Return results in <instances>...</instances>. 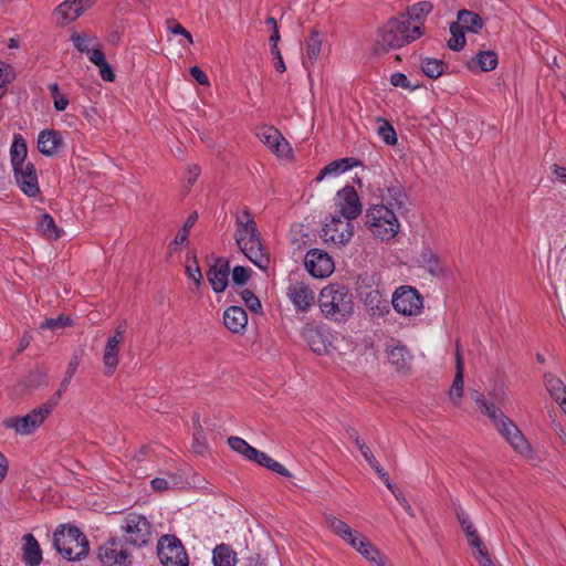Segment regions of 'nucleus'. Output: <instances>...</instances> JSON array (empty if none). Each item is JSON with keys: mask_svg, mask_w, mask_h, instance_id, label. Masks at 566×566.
<instances>
[{"mask_svg": "<svg viewBox=\"0 0 566 566\" xmlns=\"http://www.w3.org/2000/svg\"><path fill=\"white\" fill-rule=\"evenodd\" d=\"M256 226L250 210L244 208L240 213L235 216V227Z\"/></svg>", "mask_w": 566, "mask_h": 566, "instance_id": "obj_58", "label": "nucleus"}, {"mask_svg": "<svg viewBox=\"0 0 566 566\" xmlns=\"http://www.w3.org/2000/svg\"><path fill=\"white\" fill-rule=\"evenodd\" d=\"M118 537H111L98 547L97 556L103 566H130L132 553Z\"/></svg>", "mask_w": 566, "mask_h": 566, "instance_id": "obj_10", "label": "nucleus"}, {"mask_svg": "<svg viewBox=\"0 0 566 566\" xmlns=\"http://www.w3.org/2000/svg\"><path fill=\"white\" fill-rule=\"evenodd\" d=\"M552 172L555 177V180L566 184V167H562L555 164L552 166Z\"/></svg>", "mask_w": 566, "mask_h": 566, "instance_id": "obj_64", "label": "nucleus"}, {"mask_svg": "<svg viewBox=\"0 0 566 566\" xmlns=\"http://www.w3.org/2000/svg\"><path fill=\"white\" fill-rule=\"evenodd\" d=\"M61 144L62 137L60 133L54 129H45L39 134L38 148L39 151L45 156L55 155Z\"/></svg>", "mask_w": 566, "mask_h": 566, "instance_id": "obj_24", "label": "nucleus"}, {"mask_svg": "<svg viewBox=\"0 0 566 566\" xmlns=\"http://www.w3.org/2000/svg\"><path fill=\"white\" fill-rule=\"evenodd\" d=\"M198 220V213L197 212H192L186 220L184 227H182V230L180 232H178V234L175 237L174 239V244H182L187 241L188 239V233H189V230L193 227V224L197 222Z\"/></svg>", "mask_w": 566, "mask_h": 566, "instance_id": "obj_50", "label": "nucleus"}, {"mask_svg": "<svg viewBox=\"0 0 566 566\" xmlns=\"http://www.w3.org/2000/svg\"><path fill=\"white\" fill-rule=\"evenodd\" d=\"M86 54H87L90 61L93 64H95L96 66H98V65L103 64L104 62H106L105 54L101 50L99 45L98 46H94Z\"/></svg>", "mask_w": 566, "mask_h": 566, "instance_id": "obj_59", "label": "nucleus"}, {"mask_svg": "<svg viewBox=\"0 0 566 566\" xmlns=\"http://www.w3.org/2000/svg\"><path fill=\"white\" fill-rule=\"evenodd\" d=\"M240 296L243 300L245 306L253 313L262 312V304L259 297L248 289H244L240 292Z\"/></svg>", "mask_w": 566, "mask_h": 566, "instance_id": "obj_46", "label": "nucleus"}, {"mask_svg": "<svg viewBox=\"0 0 566 566\" xmlns=\"http://www.w3.org/2000/svg\"><path fill=\"white\" fill-rule=\"evenodd\" d=\"M99 70L101 77L106 82H113L115 80V74L113 72L112 66L108 62H104L103 64L97 66Z\"/></svg>", "mask_w": 566, "mask_h": 566, "instance_id": "obj_62", "label": "nucleus"}, {"mask_svg": "<svg viewBox=\"0 0 566 566\" xmlns=\"http://www.w3.org/2000/svg\"><path fill=\"white\" fill-rule=\"evenodd\" d=\"M418 263L428 271L432 276H441L446 272V268L439 256L430 249H423L419 255Z\"/></svg>", "mask_w": 566, "mask_h": 566, "instance_id": "obj_29", "label": "nucleus"}, {"mask_svg": "<svg viewBox=\"0 0 566 566\" xmlns=\"http://www.w3.org/2000/svg\"><path fill=\"white\" fill-rule=\"evenodd\" d=\"M446 63L439 59L424 57L421 61L422 72L430 78H438L444 73Z\"/></svg>", "mask_w": 566, "mask_h": 566, "instance_id": "obj_38", "label": "nucleus"}, {"mask_svg": "<svg viewBox=\"0 0 566 566\" xmlns=\"http://www.w3.org/2000/svg\"><path fill=\"white\" fill-rule=\"evenodd\" d=\"M70 324H71L70 316H66V315L62 314V315H60L56 318H45L41 323L40 328L41 329L56 331V329L63 328L65 326H69Z\"/></svg>", "mask_w": 566, "mask_h": 566, "instance_id": "obj_47", "label": "nucleus"}, {"mask_svg": "<svg viewBox=\"0 0 566 566\" xmlns=\"http://www.w3.org/2000/svg\"><path fill=\"white\" fill-rule=\"evenodd\" d=\"M463 370L464 363L460 354L459 346H457L455 353V375L452 386L449 391V397L454 405H459L461 397L463 396Z\"/></svg>", "mask_w": 566, "mask_h": 566, "instance_id": "obj_27", "label": "nucleus"}, {"mask_svg": "<svg viewBox=\"0 0 566 566\" xmlns=\"http://www.w3.org/2000/svg\"><path fill=\"white\" fill-rule=\"evenodd\" d=\"M192 450L197 454H205L208 451L206 434L201 428L193 432Z\"/></svg>", "mask_w": 566, "mask_h": 566, "instance_id": "obj_51", "label": "nucleus"}, {"mask_svg": "<svg viewBox=\"0 0 566 566\" xmlns=\"http://www.w3.org/2000/svg\"><path fill=\"white\" fill-rule=\"evenodd\" d=\"M389 363L397 371H406L410 367L412 356L405 345L398 344L387 350Z\"/></svg>", "mask_w": 566, "mask_h": 566, "instance_id": "obj_28", "label": "nucleus"}, {"mask_svg": "<svg viewBox=\"0 0 566 566\" xmlns=\"http://www.w3.org/2000/svg\"><path fill=\"white\" fill-rule=\"evenodd\" d=\"M95 0H65L54 10L56 23L66 25L75 21L85 10L90 9Z\"/></svg>", "mask_w": 566, "mask_h": 566, "instance_id": "obj_15", "label": "nucleus"}, {"mask_svg": "<svg viewBox=\"0 0 566 566\" xmlns=\"http://www.w3.org/2000/svg\"><path fill=\"white\" fill-rule=\"evenodd\" d=\"M224 326L232 333H241L248 324V314L241 306H230L223 313Z\"/></svg>", "mask_w": 566, "mask_h": 566, "instance_id": "obj_23", "label": "nucleus"}, {"mask_svg": "<svg viewBox=\"0 0 566 566\" xmlns=\"http://www.w3.org/2000/svg\"><path fill=\"white\" fill-rule=\"evenodd\" d=\"M318 306L326 319L344 323L354 313L353 294L342 284H328L319 292Z\"/></svg>", "mask_w": 566, "mask_h": 566, "instance_id": "obj_2", "label": "nucleus"}, {"mask_svg": "<svg viewBox=\"0 0 566 566\" xmlns=\"http://www.w3.org/2000/svg\"><path fill=\"white\" fill-rule=\"evenodd\" d=\"M451 38L448 41V48L452 51H461L465 45L464 30L459 24L452 22L450 24Z\"/></svg>", "mask_w": 566, "mask_h": 566, "instance_id": "obj_44", "label": "nucleus"}, {"mask_svg": "<svg viewBox=\"0 0 566 566\" xmlns=\"http://www.w3.org/2000/svg\"><path fill=\"white\" fill-rule=\"evenodd\" d=\"M118 355L119 343L115 339H107L103 354L105 376H112L115 373L119 361Z\"/></svg>", "mask_w": 566, "mask_h": 566, "instance_id": "obj_31", "label": "nucleus"}, {"mask_svg": "<svg viewBox=\"0 0 566 566\" xmlns=\"http://www.w3.org/2000/svg\"><path fill=\"white\" fill-rule=\"evenodd\" d=\"M358 552L373 564L376 558L381 554L380 551L367 538L361 537L359 541Z\"/></svg>", "mask_w": 566, "mask_h": 566, "instance_id": "obj_45", "label": "nucleus"}, {"mask_svg": "<svg viewBox=\"0 0 566 566\" xmlns=\"http://www.w3.org/2000/svg\"><path fill=\"white\" fill-rule=\"evenodd\" d=\"M78 367V360L76 357L72 358V360L69 363L67 369L65 371V376L61 381L60 389L62 390V394L69 387L72 377L74 376L76 369Z\"/></svg>", "mask_w": 566, "mask_h": 566, "instance_id": "obj_55", "label": "nucleus"}, {"mask_svg": "<svg viewBox=\"0 0 566 566\" xmlns=\"http://www.w3.org/2000/svg\"><path fill=\"white\" fill-rule=\"evenodd\" d=\"M390 83H391V85H394L396 87H401V88L409 90V91H412L416 88V85H412L410 83V81L408 80V77L403 73H400V72H396V73L391 74Z\"/></svg>", "mask_w": 566, "mask_h": 566, "instance_id": "obj_56", "label": "nucleus"}, {"mask_svg": "<svg viewBox=\"0 0 566 566\" xmlns=\"http://www.w3.org/2000/svg\"><path fill=\"white\" fill-rule=\"evenodd\" d=\"M157 555L164 566H188V554L181 541L170 534L163 535L157 544Z\"/></svg>", "mask_w": 566, "mask_h": 566, "instance_id": "obj_9", "label": "nucleus"}, {"mask_svg": "<svg viewBox=\"0 0 566 566\" xmlns=\"http://www.w3.org/2000/svg\"><path fill=\"white\" fill-rule=\"evenodd\" d=\"M234 239L242 253L259 269L266 270L270 254L262 243L258 226L237 227Z\"/></svg>", "mask_w": 566, "mask_h": 566, "instance_id": "obj_6", "label": "nucleus"}, {"mask_svg": "<svg viewBox=\"0 0 566 566\" xmlns=\"http://www.w3.org/2000/svg\"><path fill=\"white\" fill-rule=\"evenodd\" d=\"M190 74L200 85H209L208 76L199 66H192Z\"/></svg>", "mask_w": 566, "mask_h": 566, "instance_id": "obj_63", "label": "nucleus"}, {"mask_svg": "<svg viewBox=\"0 0 566 566\" xmlns=\"http://www.w3.org/2000/svg\"><path fill=\"white\" fill-rule=\"evenodd\" d=\"M455 23L459 24L462 30L472 33L480 32L484 25L482 18L478 13L465 9L458 12V21Z\"/></svg>", "mask_w": 566, "mask_h": 566, "instance_id": "obj_32", "label": "nucleus"}, {"mask_svg": "<svg viewBox=\"0 0 566 566\" xmlns=\"http://www.w3.org/2000/svg\"><path fill=\"white\" fill-rule=\"evenodd\" d=\"M61 397L62 390H57L45 403L33 409L28 415L4 419L3 426L9 429H14L19 434H30L44 421L45 417L52 412Z\"/></svg>", "mask_w": 566, "mask_h": 566, "instance_id": "obj_8", "label": "nucleus"}, {"mask_svg": "<svg viewBox=\"0 0 566 566\" xmlns=\"http://www.w3.org/2000/svg\"><path fill=\"white\" fill-rule=\"evenodd\" d=\"M256 136L279 157H287L291 153L290 144L280 133V130L273 126H263L259 128Z\"/></svg>", "mask_w": 566, "mask_h": 566, "instance_id": "obj_17", "label": "nucleus"}, {"mask_svg": "<svg viewBox=\"0 0 566 566\" xmlns=\"http://www.w3.org/2000/svg\"><path fill=\"white\" fill-rule=\"evenodd\" d=\"M391 303L396 312L406 316H417L423 308L422 296L409 285L398 287L392 294Z\"/></svg>", "mask_w": 566, "mask_h": 566, "instance_id": "obj_12", "label": "nucleus"}, {"mask_svg": "<svg viewBox=\"0 0 566 566\" xmlns=\"http://www.w3.org/2000/svg\"><path fill=\"white\" fill-rule=\"evenodd\" d=\"M471 549H472V554L474 555L475 559L483 556V555H486L489 554L482 539L479 537L476 538V541H471L469 543Z\"/></svg>", "mask_w": 566, "mask_h": 566, "instance_id": "obj_61", "label": "nucleus"}, {"mask_svg": "<svg viewBox=\"0 0 566 566\" xmlns=\"http://www.w3.org/2000/svg\"><path fill=\"white\" fill-rule=\"evenodd\" d=\"M234 239L242 253L259 269L266 270L270 254L262 243L258 226L237 227Z\"/></svg>", "mask_w": 566, "mask_h": 566, "instance_id": "obj_7", "label": "nucleus"}, {"mask_svg": "<svg viewBox=\"0 0 566 566\" xmlns=\"http://www.w3.org/2000/svg\"><path fill=\"white\" fill-rule=\"evenodd\" d=\"M28 155L27 142L21 135H15L13 143L10 147V157L13 171H18L20 167L25 166V158Z\"/></svg>", "mask_w": 566, "mask_h": 566, "instance_id": "obj_33", "label": "nucleus"}, {"mask_svg": "<svg viewBox=\"0 0 566 566\" xmlns=\"http://www.w3.org/2000/svg\"><path fill=\"white\" fill-rule=\"evenodd\" d=\"M22 560L28 566H39L42 562V551L35 537L32 534L23 536Z\"/></svg>", "mask_w": 566, "mask_h": 566, "instance_id": "obj_26", "label": "nucleus"}, {"mask_svg": "<svg viewBox=\"0 0 566 566\" xmlns=\"http://www.w3.org/2000/svg\"><path fill=\"white\" fill-rule=\"evenodd\" d=\"M14 177L21 191L28 197H35L40 193L38 175L32 163H27L25 166L14 171Z\"/></svg>", "mask_w": 566, "mask_h": 566, "instance_id": "obj_20", "label": "nucleus"}, {"mask_svg": "<svg viewBox=\"0 0 566 566\" xmlns=\"http://www.w3.org/2000/svg\"><path fill=\"white\" fill-rule=\"evenodd\" d=\"M322 49V40L317 31H312L306 42V59L314 64L319 56Z\"/></svg>", "mask_w": 566, "mask_h": 566, "instance_id": "obj_43", "label": "nucleus"}, {"mask_svg": "<svg viewBox=\"0 0 566 566\" xmlns=\"http://www.w3.org/2000/svg\"><path fill=\"white\" fill-rule=\"evenodd\" d=\"M336 210L334 214L352 221L360 216L363 206L359 196L353 186H345L337 191L335 197Z\"/></svg>", "mask_w": 566, "mask_h": 566, "instance_id": "obj_13", "label": "nucleus"}, {"mask_svg": "<svg viewBox=\"0 0 566 566\" xmlns=\"http://www.w3.org/2000/svg\"><path fill=\"white\" fill-rule=\"evenodd\" d=\"M71 40L76 50L85 54L94 46H98L97 38L90 33H73Z\"/></svg>", "mask_w": 566, "mask_h": 566, "instance_id": "obj_39", "label": "nucleus"}, {"mask_svg": "<svg viewBox=\"0 0 566 566\" xmlns=\"http://www.w3.org/2000/svg\"><path fill=\"white\" fill-rule=\"evenodd\" d=\"M53 545L69 560H80L90 552L88 539L76 526H59L53 534Z\"/></svg>", "mask_w": 566, "mask_h": 566, "instance_id": "obj_4", "label": "nucleus"}, {"mask_svg": "<svg viewBox=\"0 0 566 566\" xmlns=\"http://www.w3.org/2000/svg\"><path fill=\"white\" fill-rule=\"evenodd\" d=\"M303 337L311 350L315 354L325 355L329 352L332 342L326 331L317 326L308 325L303 329Z\"/></svg>", "mask_w": 566, "mask_h": 566, "instance_id": "obj_19", "label": "nucleus"}, {"mask_svg": "<svg viewBox=\"0 0 566 566\" xmlns=\"http://www.w3.org/2000/svg\"><path fill=\"white\" fill-rule=\"evenodd\" d=\"M230 264L223 258H216L207 272V279L216 293H222L229 283Z\"/></svg>", "mask_w": 566, "mask_h": 566, "instance_id": "obj_18", "label": "nucleus"}, {"mask_svg": "<svg viewBox=\"0 0 566 566\" xmlns=\"http://www.w3.org/2000/svg\"><path fill=\"white\" fill-rule=\"evenodd\" d=\"M458 521L462 527L464 534H468L475 530L473 523L471 522L469 515L464 511L457 512Z\"/></svg>", "mask_w": 566, "mask_h": 566, "instance_id": "obj_60", "label": "nucleus"}, {"mask_svg": "<svg viewBox=\"0 0 566 566\" xmlns=\"http://www.w3.org/2000/svg\"><path fill=\"white\" fill-rule=\"evenodd\" d=\"M305 266L310 274L317 279H324L334 271L332 258L324 251L313 249L305 256Z\"/></svg>", "mask_w": 566, "mask_h": 566, "instance_id": "obj_14", "label": "nucleus"}, {"mask_svg": "<svg viewBox=\"0 0 566 566\" xmlns=\"http://www.w3.org/2000/svg\"><path fill=\"white\" fill-rule=\"evenodd\" d=\"M432 4L429 1H420L412 7H410L407 11V19L413 20L415 22H418L422 27V21L426 18L427 14H429L432 11Z\"/></svg>", "mask_w": 566, "mask_h": 566, "instance_id": "obj_40", "label": "nucleus"}, {"mask_svg": "<svg viewBox=\"0 0 566 566\" xmlns=\"http://www.w3.org/2000/svg\"><path fill=\"white\" fill-rule=\"evenodd\" d=\"M167 25L171 33L184 35L189 43H193L192 35L180 23L176 22L174 19H169Z\"/></svg>", "mask_w": 566, "mask_h": 566, "instance_id": "obj_57", "label": "nucleus"}, {"mask_svg": "<svg viewBox=\"0 0 566 566\" xmlns=\"http://www.w3.org/2000/svg\"><path fill=\"white\" fill-rule=\"evenodd\" d=\"M494 427L518 453L525 454L530 451V444L525 437L506 416Z\"/></svg>", "mask_w": 566, "mask_h": 566, "instance_id": "obj_16", "label": "nucleus"}, {"mask_svg": "<svg viewBox=\"0 0 566 566\" xmlns=\"http://www.w3.org/2000/svg\"><path fill=\"white\" fill-rule=\"evenodd\" d=\"M38 230L49 240H57L61 237V230L56 227L53 217L49 213L40 216Z\"/></svg>", "mask_w": 566, "mask_h": 566, "instance_id": "obj_37", "label": "nucleus"}, {"mask_svg": "<svg viewBox=\"0 0 566 566\" xmlns=\"http://www.w3.org/2000/svg\"><path fill=\"white\" fill-rule=\"evenodd\" d=\"M359 165V161L354 158H342L338 160H334L326 165L316 176L315 180L317 182L322 181L326 176H338L354 166Z\"/></svg>", "mask_w": 566, "mask_h": 566, "instance_id": "obj_30", "label": "nucleus"}, {"mask_svg": "<svg viewBox=\"0 0 566 566\" xmlns=\"http://www.w3.org/2000/svg\"><path fill=\"white\" fill-rule=\"evenodd\" d=\"M251 273L252 270L250 268L237 265L232 270V281L234 284L243 285L249 280Z\"/></svg>", "mask_w": 566, "mask_h": 566, "instance_id": "obj_53", "label": "nucleus"}, {"mask_svg": "<svg viewBox=\"0 0 566 566\" xmlns=\"http://www.w3.org/2000/svg\"><path fill=\"white\" fill-rule=\"evenodd\" d=\"M353 235V222L340 218L338 214H331L329 220L322 228L323 240L338 248L347 244Z\"/></svg>", "mask_w": 566, "mask_h": 566, "instance_id": "obj_11", "label": "nucleus"}, {"mask_svg": "<svg viewBox=\"0 0 566 566\" xmlns=\"http://www.w3.org/2000/svg\"><path fill=\"white\" fill-rule=\"evenodd\" d=\"M361 298L373 316H384L389 312L388 301L382 297L378 290L361 293Z\"/></svg>", "mask_w": 566, "mask_h": 566, "instance_id": "obj_25", "label": "nucleus"}, {"mask_svg": "<svg viewBox=\"0 0 566 566\" xmlns=\"http://www.w3.org/2000/svg\"><path fill=\"white\" fill-rule=\"evenodd\" d=\"M422 35L421 25L415 24L410 27L407 15L390 18L378 30L377 40L373 46V53L382 55L391 50H397Z\"/></svg>", "mask_w": 566, "mask_h": 566, "instance_id": "obj_1", "label": "nucleus"}, {"mask_svg": "<svg viewBox=\"0 0 566 566\" xmlns=\"http://www.w3.org/2000/svg\"><path fill=\"white\" fill-rule=\"evenodd\" d=\"M214 566H235V553L230 545L220 544L213 549Z\"/></svg>", "mask_w": 566, "mask_h": 566, "instance_id": "obj_36", "label": "nucleus"}, {"mask_svg": "<svg viewBox=\"0 0 566 566\" xmlns=\"http://www.w3.org/2000/svg\"><path fill=\"white\" fill-rule=\"evenodd\" d=\"M544 384L552 398H554L559 405H563V401H566V386L558 377L551 373L545 374Z\"/></svg>", "mask_w": 566, "mask_h": 566, "instance_id": "obj_35", "label": "nucleus"}, {"mask_svg": "<svg viewBox=\"0 0 566 566\" xmlns=\"http://www.w3.org/2000/svg\"><path fill=\"white\" fill-rule=\"evenodd\" d=\"M365 224L382 241L394 239L400 229L397 211L386 205H373L365 213Z\"/></svg>", "mask_w": 566, "mask_h": 566, "instance_id": "obj_5", "label": "nucleus"}, {"mask_svg": "<svg viewBox=\"0 0 566 566\" xmlns=\"http://www.w3.org/2000/svg\"><path fill=\"white\" fill-rule=\"evenodd\" d=\"M119 531L118 537L129 548L139 549L153 541V524L145 515L136 512H129L123 516Z\"/></svg>", "mask_w": 566, "mask_h": 566, "instance_id": "obj_3", "label": "nucleus"}, {"mask_svg": "<svg viewBox=\"0 0 566 566\" xmlns=\"http://www.w3.org/2000/svg\"><path fill=\"white\" fill-rule=\"evenodd\" d=\"M186 272L188 277L192 279L195 281V285L197 289H199L202 280V274L199 268V264L197 262L196 256L192 259V264L188 263L186 265Z\"/></svg>", "mask_w": 566, "mask_h": 566, "instance_id": "obj_54", "label": "nucleus"}, {"mask_svg": "<svg viewBox=\"0 0 566 566\" xmlns=\"http://www.w3.org/2000/svg\"><path fill=\"white\" fill-rule=\"evenodd\" d=\"M228 443L233 451L242 454L247 460L249 459L250 451H252L253 447L245 440L240 437H230Z\"/></svg>", "mask_w": 566, "mask_h": 566, "instance_id": "obj_48", "label": "nucleus"}, {"mask_svg": "<svg viewBox=\"0 0 566 566\" xmlns=\"http://www.w3.org/2000/svg\"><path fill=\"white\" fill-rule=\"evenodd\" d=\"M479 409L490 418L494 426L505 417L500 409L488 400Z\"/></svg>", "mask_w": 566, "mask_h": 566, "instance_id": "obj_52", "label": "nucleus"}, {"mask_svg": "<svg viewBox=\"0 0 566 566\" xmlns=\"http://www.w3.org/2000/svg\"><path fill=\"white\" fill-rule=\"evenodd\" d=\"M497 54L494 51H481L469 62V69L479 67L482 72L493 71L497 66Z\"/></svg>", "mask_w": 566, "mask_h": 566, "instance_id": "obj_34", "label": "nucleus"}, {"mask_svg": "<svg viewBox=\"0 0 566 566\" xmlns=\"http://www.w3.org/2000/svg\"><path fill=\"white\" fill-rule=\"evenodd\" d=\"M325 521L327 526L343 541H345L349 536H353L354 530H352V527L344 521L333 515H327L325 517Z\"/></svg>", "mask_w": 566, "mask_h": 566, "instance_id": "obj_41", "label": "nucleus"}, {"mask_svg": "<svg viewBox=\"0 0 566 566\" xmlns=\"http://www.w3.org/2000/svg\"><path fill=\"white\" fill-rule=\"evenodd\" d=\"M407 195L401 184L397 180L388 185L380 193V203L386 205L397 212L406 208Z\"/></svg>", "mask_w": 566, "mask_h": 566, "instance_id": "obj_22", "label": "nucleus"}, {"mask_svg": "<svg viewBox=\"0 0 566 566\" xmlns=\"http://www.w3.org/2000/svg\"><path fill=\"white\" fill-rule=\"evenodd\" d=\"M287 296L293 305L302 312L308 311L315 301L314 291L303 282L290 285L287 289Z\"/></svg>", "mask_w": 566, "mask_h": 566, "instance_id": "obj_21", "label": "nucleus"}, {"mask_svg": "<svg viewBox=\"0 0 566 566\" xmlns=\"http://www.w3.org/2000/svg\"><path fill=\"white\" fill-rule=\"evenodd\" d=\"M181 483V476L171 473L168 475V479L165 478H155L150 481L151 489L156 492H164L169 489H172Z\"/></svg>", "mask_w": 566, "mask_h": 566, "instance_id": "obj_42", "label": "nucleus"}, {"mask_svg": "<svg viewBox=\"0 0 566 566\" xmlns=\"http://www.w3.org/2000/svg\"><path fill=\"white\" fill-rule=\"evenodd\" d=\"M378 135L387 145H395L397 143V135L394 127L386 120H381L378 126Z\"/></svg>", "mask_w": 566, "mask_h": 566, "instance_id": "obj_49", "label": "nucleus"}]
</instances>
